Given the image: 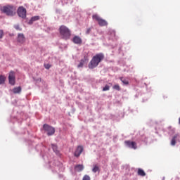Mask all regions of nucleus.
<instances>
[{"instance_id": "nucleus-1", "label": "nucleus", "mask_w": 180, "mask_h": 180, "mask_svg": "<svg viewBox=\"0 0 180 180\" xmlns=\"http://www.w3.org/2000/svg\"><path fill=\"white\" fill-rule=\"evenodd\" d=\"M105 60V55L103 53H99L96 54L90 60L89 63V70H94V68H96L98 65H99L100 63H102Z\"/></svg>"}, {"instance_id": "nucleus-2", "label": "nucleus", "mask_w": 180, "mask_h": 180, "mask_svg": "<svg viewBox=\"0 0 180 180\" xmlns=\"http://www.w3.org/2000/svg\"><path fill=\"white\" fill-rule=\"evenodd\" d=\"M1 12L6 13L7 16H13L16 13V7L13 6H4L1 8Z\"/></svg>"}, {"instance_id": "nucleus-3", "label": "nucleus", "mask_w": 180, "mask_h": 180, "mask_svg": "<svg viewBox=\"0 0 180 180\" xmlns=\"http://www.w3.org/2000/svg\"><path fill=\"white\" fill-rule=\"evenodd\" d=\"M60 34L63 36V39L68 40L71 37V31L65 25H62L59 28Z\"/></svg>"}, {"instance_id": "nucleus-4", "label": "nucleus", "mask_w": 180, "mask_h": 180, "mask_svg": "<svg viewBox=\"0 0 180 180\" xmlns=\"http://www.w3.org/2000/svg\"><path fill=\"white\" fill-rule=\"evenodd\" d=\"M92 18L94 20L98 22L99 26H108V21L102 19L99 15H98V14L93 15Z\"/></svg>"}, {"instance_id": "nucleus-5", "label": "nucleus", "mask_w": 180, "mask_h": 180, "mask_svg": "<svg viewBox=\"0 0 180 180\" xmlns=\"http://www.w3.org/2000/svg\"><path fill=\"white\" fill-rule=\"evenodd\" d=\"M43 127L45 131H47L48 136H53L56 133V129L47 124H44Z\"/></svg>"}, {"instance_id": "nucleus-6", "label": "nucleus", "mask_w": 180, "mask_h": 180, "mask_svg": "<svg viewBox=\"0 0 180 180\" xmlns=\"http://www.w3.org/2000/svg\"><path fill=\"white\" fill-rule=\"evenodd\" d=\"M18 15L20 18L25 19L26 18V8L23 6H20L18 9Z\"/></svg>"}, {"instance_id": "nucleus-7", "label": "nucleus", "mask_w": 180, "mask_h": 180, "mask_svg": "<svg viewBox=\"0 0 180 180\" xmlns=\"http://www.w3.org/2000/svg\"><path fill=\"white\" fill-rule=\"evenodd\" d=\"M125 144L129 147V148H133L134 150H136L137 148V143L134 141H125Z\"/></svg>"}, {"instance_id": "nucleus-8", "label": "nucleus", "mask_w": 180, "mask_h": 180, "mask_svg": "<svg viewBox=\"0 0 180 180\" xmlns=\"http://www.w3.org/2000/svg\"><path fill=\"white\" fill-rule=\"evenodd\" d=\"M8 81L11 85H15V72H10L8 76Z\"/></svg>"}, {"instance_id": "nucleus-9", "label": "nucleus", "mask_w": 180, "mask_h": 180, "mask_svg": "<svg viewBox=\"0 0 180 180\" xmlns=\"http://www.w3.org/2000/svg\"><path fill=\"white\" fill-rule=\"evenodd\" d=\"M84 151V147L82 146H77L76 150L75 151V157H79Z\"/></svg>"}, {"instance_id": "nucleus-10", "label": "nucleus", "mask_w": 180, "mask_h": 180, "mask_svg": "<svg viewBox=\"0 0 180 180\" xmlns=\"http://www.w3.org/2000/svg\"><path fill=\"white\" fill-rule=\"evenodd\" d=\"M75 44H82V39L79 36H75L72 40Z\"/></svg>"}, {"instance_id": "nucleus-11", "label": "nucleus", "mask_w": 180, "mask_h": 180, "mask_svg": "<svg viewBox=\"0 0 180 180\" xmlns=\"http://www.w3.org/2000/svg\"><path fill=\"white\" fill-rule=\"evenodd\" d=\"M179 139H180L179 134H175L171 141V146H175L176 144V140L177 141H179Z\"/></svg>"}, {"instance_id": "nucleus-12", "label": "nucleus", "mask_w": 180, "mask_h": 180, "mask_svg": "<svg viewBox=\"0 0 180 180\" xmlns=\"http://www.w3.org/2000/svg\"><path fill=\"white\" fill-rule=\"evenodd\" d=\"M26 39L25 38V35L23 34H19L18 36V43H21V44H23V43L25 41Z\"/></svg>"}, {"instance_id": "nucleus-13", "label": "nucleus", "mask_w": 180, "mask_h": 180, "mask_svg": "<svg viewBox=\"0 0 180 180\" xmlns=\"http://www.w3.org/2000/svg\"><path fill=\"white\" fill-rule=\"evenodd\" d=\"M40 20V16L36 15L32 18L29 21V25H33V22H36V20Z\"/></svg>"}, {"instance_id": "nucleus-14", "label": "nucleus", "mask_w": 180, "mask_h": 180, "mask_svg": "<svg viewBox=\"0 0 180 180\" xmlns=\"http://www.w3.org/2000/svg\"><path fill=\"white\" fill-rule=\"evenodd\" d=\"M75 169L77 172H81V171H84V165H77L75 166Z\"/></svg>"}, {"instance_id": "nucleus-15", "label": "nucleus", "mask_w": 180, "mask_h": 180, "mask_svg": "<svg viewBox=\"0 0 180 180\" xmlns=\"http://www.w3.org/2000/svg\"><path fill=\"white\" fill-rule=\"evenodd\" d=\"M137 174L138 175H139V176H146V172H144V170H143L142 169H138Z\"/></svg>"}, {"instance_id": "nucleus-16", "label": "nucleus", "mask_w": 180, "mask_h": 180, "mask_svg": "<svg viewBox=\"0 0 180 180\" xmlns=\"http://www.w3.org/2000/svg\"><path fill=\"white\" fill-rule=\"evenodd\" d=\"M21 91H22V88L20 86L15 87L13 89V94H20Z\"/></svg>"}, {"instance_id": "nucleus-17", "label": "nucleus", "mask_w": 180, "mask_h": 180, "mask_svg": "<svg viewBox=\"0 0 180 180\" xmlns=\"http://www.w3.org/2000/svg\"><path fill=\"white\" fill-rule=\"evenodd\" d=\"M85 61H84V60L81 59L79 61V63L77 65V68H84V65L85 64Z\"/></svg>"}, {"instance_id": "nucleus-18", "label": "nucleus", "mask_w": 180, "mask_h": 180, "mask_svg": "<svg viewBox=\"0 0 180 180\" xmlns=\"http://www.w3.org/2000/svg\"><path fill=\"white\" fill-rule=\"evenodd\" d=\"M92 171L93 172H94V174H96V172H99V166H98V165H94Z\"/></svg>"}, {"instance_id": "nucleus-19", "label": "nucleus", "mask_w": 180, "mask_h": 180, "mask_svg": "<svg viewBox=\"0 0 180 180\" xmlns=\"http://www.w3.org/2000/svg\"><path fill=\"white\" fill-rule=\"evenodd\" d=\"M6 79V77L4 75L0 76V85L5 83V80Z\"/></svg>"}, {"instance_id": "nucleus-20", "label": "nucleus", "mask_w": 180, "mask_h": 180, "mask_svg": "<svg viewBox=\"0 0 180 180\" xmlns=\"http://www.w3.org/2000/svg\"><path fill=\"white\" fill-rule=\"evenodd\" d=\"M82 60H83L85 63H86L87 61H89V55L86 53V55H84V58Z\"/></svg>"}, {"instance_id": "nucleus-21", "label": "nucleus", "mask_w": 180, "mask_h": 180, "mask_svg": "<svg viewBox=\"0 0 180 180\" xmlns=\"http://www.w3.org/2000/svg\"><path fill=\"white\" fill-rule=\"evenodd\" d=\"M120 79L124 85H129V81L127 79H124L123 77H121Z\"/></svg>"}, {"instance_id": "nucleus-22", "label": "nucleus", "mask_w": 180, "mask_h": 180, "mask_svg": "<svg viewBox=\"0 0 180 180\" xmlns=\"http://www.w3.org/2000/svg\"><path fill=\"white\" fill-rule=\"evenodd\" d=\"M52 148H53V150L54 151V153H58V150H57V145H55V144H52Z\"/></svg>"}, {"instance_id": "nucleus-23", "label": "nucleus", "mask_w": 180, "mask_h": 180, "mask_svg": "<svg viewBox=\"0 0 180 180\" xmlns=\"http://www.w3.org/2000/svg\"><path fill=\"white\" fill-rule=\"evenodd\" d=\"M112 88L114 89H115L116 91H120V86H119V84H115L112 86Z\"/></svg>"}, {"instance_id": "nucleus-24", "label": "nucleus", "mask_w": 180, "mask_h": 180, "mask_svg": "<svg viewBox=\"0 0 180 180\" xmlns=\"http://www.w3.org/2000/svg\"><path fill=\"white\" fill-rule=\"evenodd\" d=\"M110 89V87L109 86V85H105L103 89V91H109V89Z\"/></svg>"}, {"instance_id": "nucleus-25", "label": "nucleus", "mask_w": 180, "mask_h": 180, "mask_svg": "<svg viewBox=\"0 0 180 180\" xmlns=\"http://www.w3.org/2000/svg\"><path fill=\"white\" fill-rule=\"evenodd\" d=\"M82 180H91V177L88 175H84Z\"/></svg>"}, {"instance_id": "nucleus-26", "label": "nucleus", "mask_w": 180, "mask_h": 180, "mask_svg": "<svg viewBox=\"0 0 180 180\" xmlns=\"http://www.w3.org/2000/svg\"><path fill=\"white\" fill-rule=\"evenodd\" d=\"M14 27L16 30H19L20 32L22 30V28H20L19 25H15Z\"/></svg>"}, {"instance_id": "nucleus-27", "label": "nucleus", "mask_w": 180, "mask_h": 180, "mask_svg": "<svg viewBox=\"0 0 180 180\" xmlns=\"http://www.w3.org/2000/svg\"><path fill=\"white\" fill-rule=\"evenodd\" d=\"M44 67L46 70H50L51 65H50V64H46V65H44Z\"/></svg>"}, {"instance_id": "nucleus-28", "label": "nucleus", "mask_w": 180, "mask_h": 180, "mask_svg": "<svg viewBox=\"0 0 180 180\" xmlns=\"http://www.w3.org/2000/svg\"><path fill=\"white\" fill-rule=\"evenodd\" d=\"M4 37V31L2 30H0V39H2Z\"/></svg>"}, {"instance_id": "nucleus-29", "label": "nucleus", "mask_w": 180, "mask_h": 180, "mask_svg": "<svg viewBox=\"0 0 180 180\" xmlns=\"http://www.w3.org/2000/svg\"><path fill=\"white\" fill-rule=\"evenodd\" d=\"M89 33H91V28H88L86 31V34H89Z\"/></svg>"}, {"instance_id": "nucleus-30", "label": "nucleus", "mask_w": 180, "mask_h": 180, "mask_svg": "<svg viewBox=\"0 0 180 180\" xmlns=\"http://www.w3.org/2000/svg\"><path fill=\"white\" fill-rule=\"evenodd\" d=\"M112 34H114V36L116 34V33L115 32H112Z\"/></svg>"}]
</instances>
